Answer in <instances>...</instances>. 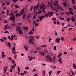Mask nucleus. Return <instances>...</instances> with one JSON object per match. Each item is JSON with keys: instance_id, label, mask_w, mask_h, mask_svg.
Listing matches in <instances>:
<instances>
[{"instance_id": "obj_11", "label": "nucleus", "mask_w": 76, "mask_h": 76, "mask_svg": "<svg viewBox=\"0 0 76 76\" xmlns=\"http://www.w3.org/2000/svg\"><path fill=\"white\" fill-rule=\"evenodd\" d=\"M18 36L16 35H14V38L15 40H17L18 39Z\"/></svg>"}, {"instance_id": "obj_19", "label": "nucleus", "mask_w": 76, "mask_h": 76, "mask_svg": "<svg viewBox=\"0 0 76 76\" xmlns=\"http://www.w3.org/2000/svg\"><path fill=\"white\" fill-rule=\"evenodd\" d=\"M26 16V14H24L23 15V17H22V18L23 20L25 18Z\"/></svg>"}, {"instance_id": "obj_29", "label": "nucleus", "mask_w": 76, "mask_h": 76, "mask_svg": "<svg viewBox=\"0 0 76 76\" xmlns=\"http://www.w3.org/2000/svg\"><path fill=\"white\" fill-rule=\"evenodd\" d=\"M14 14L13 13H11L10 14V16H13Z\"/></svg>"}, {"instance_id": "obj_25", "label": "nucleus", "mask_w": 76, "mask_h": 76, "mask_svg": "<svg viewBox=\"0 0 76 76\" xmlns=\"http://www.w3.org/2000/svg\"><path fill=\"white\" fill-rule=\"evenodd\" d=\"M15 48H16V47L15 46H14L13 48H12V51H14L15 50Z\"/></svg>"}, {"instance_id": "obj_49", "label": "nucleus", "mask_w": 76, "mask_h": 76, "mask_svg": "<svg viewBox=\"0 0 76 76\" xmlns=\"http://www.w3.org/2000/svg\"><path fill=\"white\" fill-rule=\"evenodd\" d=\"M35 26H38V23H36L35 24Z\"/></svg>"}, {"instance_id": "obj_27", "label": "nucleus", "mask_w": 76, "mask_h": 76, "mask_svg": "<svg viewBox=\"0 0 76 76\" xmlns=\"http://www.w3.org/2000/svg\"><path fill=\"white\" fill-rule=\"evenodd\" d=\"M42 13V11L40 10H39L38 13H37V14H41V13Z\"/></svg>"}, {"instance_id": "obj_5", "label": "nucleus", "mask_w": 76, "mask_h": 76, "mask_svg": "<svg viewBox=\"0 0 76 76\" xmlns=\"http://www.w3.org/2000/svg\"><path fill=\"white\" fill-rule=\"evenodd\" d=\"M60 38H58V39H56V42H57V43H59L60 42Z\"/></svg>"}, {"instance_id": "obj_41", "label": "nucleus", "mask_w": 76, "mask_h": 76, "mask_svg": "<svg viewBox=\"0 0 76 76\" xmlns=\"http://www.w3.org/2000/svg\"><path fill=\"white\" fill-rule=\"evenodd\" d=\"M20 29V28L19 27H18V28L17 29H16V31H17L18 32V31H19V30Z\"/></svg>"}, {"instance_id": "obj_51", "label": "nucleus", "mask_w": 76, "mask_h": 76, "mask_svg": "<svg viewBox=\"0 0 76 76\" xmlns=\"http://www.w3.org/2000/svg\"><path fill=\"white\" fill-rule=\"evenodd\" d=\"M8 27V26H6V25L5 26H4V28H5V29H7Z\"/></svg>"}, {"instance_id": "obj_21", "label": "nucleus", "mask_w": 76, "mask_h": 76, "mask_svg": "<svg viewBox=\"0 0 76 76\" xmlns=\"http://www.w3.org/2000/svg\"><path fill=\"white\" fill-rule=\"evenodd\" d=\"M37 17V14H35L33 16V19L34 20Z\"/></svg>"}, {"instance_id": "obj_39", "label": "nucleus", "mask_w": 76, "mask_h": 76, "mask_svg": "<svg viewBox=\"0 0 76 76\" xmlns=\"http://www.w3.org/2000/svg\"><path fill=\"white\" fill-rule=\"evenodd\" d=\"M33 59H35V57H34V58H30L29 59V61H31V60H33Z\"/></svg>"}, {"instance_id": "obj_30", "label": "nucleus", "mask_w": 76, "mask_h": 76, "mask_svg": "<svg viewBox=\"0 0 76 76\" xmlns=\"http://www.w3.org/2000/svg\"><path fill=\"white\" fill-rule=\"evenodd\" d=\"M29 34L30 35H32V34H34V33L32 32V30H31L30 32L29 33Z\"/></svg>"}, {"instance_id": "obj_24", "label": "nucleus", "mask_w": 76, "mask_h": 76, "mask_svg": "<svg viewBox=\"0 0 76 76\" xmlns=\"http://www.w3.org/2000/svg\"><path fill=\"white\" fill-rule=\"evenodd\" d=\"M28 38H32V39H34V37L33 36H30Z\"/></svg>"}, {"instance_id": "obj_12", "label": "nucleus", "mask_w": 76, "mask_h": 76, "mask_svg": "<svg viewBox=\"0 0 76 76\" xmlns=\"http://www.w3.org/2000/svg\"><path fill=\"white\" fill-rule=\"evenodd\" d=\"M18 33H19L20 35H22L23 33V32L22 31V30L21 29H20L19 30Z\"/></svg>"}, {"instance_id": "obj_14", "label": "nucleus", "mask_w": 76, "mask_h": 76, "mask_svg": "<svg viewBox=\"0 0 76 76\" xmlns=\"http://www.w3.org/2000/svg\"><path fill=\"white\" fill-rule=\"evenodd\" d=\"M39 53H41V54L42 56H45V52H41V51H39Z\"/></svg>"}, {"instance_id": "obj_22", "label": "nucleus", "mask_w": 76, "mask_h": 76, "mask_svg": "<svg viewBox=\"0 0 76 76\" xmlns=\"http://www.w3.org/2000/svg\"><path fill=\"white\" fill-rule=\"evenodd\" d=\"M58 4V1H55V3L54 4V5L55 6H57Z\"/></svg>"}, {"instance_id": "obj_62", "label": "nucleus", "mask_w": 76, "mask_h": 76, "mask_svg": "<svg viewBox=\"0 0 76 76\" xmlns=\"http://www.w3.org/2000/svg\"><path fill=\"white\" fill-rule=\"evenodd\" d=\"M52 20H56V18H52Z\"/></svg>"}, {"instance_id": "obj_57", "label": "nucleus", "mask_w": 76, "mask_h": 76, "mask_svg": "<svg viewBox=\"0 0 76 76\" xmlns=\"http://www.w3.org/2000/svg\"><path fill=\"white\" fill-rule=\"evenodd\" d=\"M15 7L16 8H19V6H18L17 5H15Z\"/></svg>"}, {"instance_id": "obj_43", "label": "nucleus", "mask_w": 76, "mask_h": 76, "mask_svg": "<svg viewBox=\"0 0 76 76\" xmlns=\"http://www.w3.org/2000/svg\"><path fill=\"white\" fill-rule=\"evenodd\" d=\"M49 60H50V61H53V60H52V59H51V57H49Z\"/></svg>"}, {"instance_id": "obj_1", "label": "nucleus", "mask_w": 76, "mask_h": 76, "mask_svg": "<svg viewBox=\"0 0 76 76\" xmlns=\"http://www.w3.org/2000/svg\"><path fill=\"white\" fill-rule=\"evenodd\" d=\"M10 19L11 20H12L13 22H14V23H15V16H13L12 17H11L10 18Z\"/></svg>"}, {"instance_id": "obj_58", "label": "nucleus", "mask_w": 76, "mask_h": 76, "mask_svg": "<svg viewBox=\"0 0 76 76\" xmlns=\"http://www.w3.org/2000/svg\"><path fill=\"white\" fill-rule=\"evenodd\" d=\"M72 3L74 4H75V0H72Z\"/></svg>"}, {"instance_id": "obj_8", "label": "nucleus", "mask_w": 76, "mask_h": 76, "mask_svg": "<svg viewBox=\"0 0 76 76\" xmlns=\"http://www.w3.org/2000/svg\"><path fill=\"white\" fill-rule=\"evenodd\" d=\"M49 17H51L52 16H53V13L52 12H51L49 13Z\"/></svg>"}, {"instance_id": "obj_50", "label": "nucleus", "mask_w": 76, "mask_h": 76, "mask_svg": "<svg viewBox=\"0 0 76 76\" xmlns=\"http://www.w3.org/2000/svg\"><path fill=\"white\" fill-rule=\"evenodd\" d=\"M36 9V6H34V12H35V9Z\"/></svg>"}, {"instance_id": "obj_63", "label": "nucleus", "mask_w": 76, "mask_h": 76, "mask_svg": "<svg viewBox=\"0 0 76 76\" xmlns=\"http://www.w3.org/2000/svg\"><path fill=\"white\" fill-rule=\"evenodd\" d=\"M70 20V18H68L67 19V21H69V20Z\"/></svg>"}, {"instance_id": "obj_45", "label": "nucleus", "mask_w": 76, "mask_h": 76, "mask_svg": "<svg viewBox=\"0 0 76 76\" xmlns=\"http://www.w3.org/2000/svg\"><path fill=\"white\" fill-rule=\"evenodd\" d=\"M25 69L26 70H29V67L27 66L26 67H25Z\"/></svg>"}, {"instance_id": "obj_16", "label": "nucleus", "mask_w": 76, "mask_h": 76, "mask_svg": "<svg viewBox=\"0 0 76 76\" xmlns=\"http://www.w3.org/2000/svg\"><path fill=\"white\" fill-rule=\"evenodd\" d=\"M50 7H51L52 10H55L56 9L55 8V7H53L52 6H50Z\"/></svg>"}, {"instance_id": "obj_6", "label": "nucleus", "mask_w": 76, "mask_h": 76, "mask_svg": "<svg viewBox=\"0 0 76 76\" xmlns=\"http://www.w3.org/2000/svg\"><path fill=\"white\" fill-rule=\"evenodd\" d=\"M23 47L26 51H28V46H23Z\"/></svg>"}, {"instance_id": "obj_60", "label": "nucleus", "mask_w": 76, "mask_h": 76, "mask_svg": "<svg viewBox=\"0 0 76 76\" xmlns=\"http://www.w3.org/2000/svg\"><path fill=\"white\" fill-rule=\"evenodd\" d=\"M11 63H13V64L15 63V61H14V60H12L11 61Z\"/></svg>"}, {"instance_id": "obj_17", "label": "nucleus", "mask_w": 76, "mask_h": 76, "mask_svg": "<svg viewBox=\"0 0 76 76\" xmlns=\"http://www.w3.org/2000/svg\"><path fill=\"white\" fill-rule=\"evenodd\" d=\"M39 7L41 9H42V10H44V5L43 6V7L42 6H40Z\"/></svg>"}, {"instance_id": "obj_34", "label": "nucleus", "mask_w": 76, "mask_h": 76, "mask_svg": "<svg viewBox=\"0 0 76 76\" xmlns=\"http://www.w3.org/2000/svg\"><path fill=\"white\" fill-rule=\"evenodd\" d=\"M8 45H9V48H10V42H9L8 43Z\"/></svg>"}, {"instance_id": "obj_35", "label": "nucleus", "mask_w": 76, "mask_h": 76, "mask_svg": "<svg viewBox=\"0 0 76 76\" xmlns=\"http://www.w3.org/2000/svg\"><path fill=\"white\" fill-rule=\"evenodd\" d=\"M63 4L64 5V6H66V7H67V4H66V3L64 2Z\"/></svg>"}, {"instance_id": "obj_4", "label": "nucleus", "mask_w": 76, "mask_h": 76, "mask_svg": "<svg viewBox=\"0 0 76 76\" xmlns=\"http://www.w3.org/2000/svg\"><path fill=\"white\" fill-rule=\"evenodd\" d=\"M8 67L7 66L4 67V73H5L6 72V70H7V69Z\"/></svg>"}, {"instance_id": "obj_2", "label": "nucleus", "mask_w": 76, "mask_h": 76, "mask_svg": "<svg viewBox=\"0 0 76 76\" xmlns=\"http://www.w3.org/2000/svg\"><path fill=\"white\" fill-rule=\"evenodd\" d=\"M34 40V39H32V38H30L29 39V41L30 42V43H31V44H34V43L33 42H32Z\"/></svg>"}, {"instance_id": "obj_36", "label": "nucleus", "mask_w": 76, "mask_h": 76, "mask_svg": "<svg viewBox=\"0 0 76 76\" xmlns=\"http://www.w3.org/2000/svg\"><path fill=\"white\" fill-rule=\"evenodd\" d=\"M69 9L70 12H72L73 10L72 8H69Z\"/></svg>"}, {"instance_id": "obj_33", "label": "nucleus", "mask_w": 76, "mask_h": 76, "mask_svg": "<svg viewBox=\"0 0 76 76\" xmlns=\"http://www.w3.org/2000/svg\"><path fill=\"white\" fill-rule=\"evenodd\" d=\"M66 15H68V16H70V12L68 13V12H66Z\"/></svg>"}, {"instance_id": "obj_15", "label": "nucleus", "mask_w": 76, "mask_h": 76, "mask_svg": "<svg viewBox=\"0 0 76 76\" xmlns=\"http://www.w3.org/2000/svg\"><path fill=\"white\" fill-rule=\"evenodd\" d=\"M49 58H50V56L49 55H47L46 57V60H48L49 59Z\"/></svg>"}, {"instance_id": "obj_3", "label": "nucleus", "mask_w": 76, "mask_h": 76, "mask_svg": "<svg viewBox=\"0 0 76 76\" xmlns=\"http://www.w3.org/2000/svg\"><path fill=\"white\" fill-rule=\"evenodd\" d=\"M57 8L59 9H60V10H61L62 11H63L64 9H63V8L62 7L58 5L57 6Z\"/></svg>"}, {"instance_id": "obj_61", "label": "nucleus", "mask_w": 76, "mask_h": 76, "mask_svg": "<svg viewBox=\"0 0 76 76\" xmlns=\"http://www.w3.org/2000/svg\"><path fill=\"white\" fill-rule=\"evenodd\" d=\"M12 53H13V54H14V55L16 54V53H15L14 51H12Z\"/></svg>"}, {"instance_id": "obj_59", "label": "nucleus", "mask_w": 76, "mask_h": 76, "mask_svg": "<svg viewBox=\"0 0 76 76\" xmlns=\"http://www.w3.org/2000/svg\"><path fill=\"white\" fill-rule=\"evenodd\" d=\"M53 23L55 25L57 24V22H56V21H54L53 22Z\"/></svg>"}, {"instance_id": "obj_9", "label": "nucleus", "mask_w": 76, "mask_h": 76, "mask_svg": "<svg viewBox=\"0 0 76 76\" xmlns=\"http://www.w3.org/2000/svg\"><path fill=\"white\" fill-rule=\"evenodd\" d=\"M73 69H76V65L75 63H74L73 64Z\"/></svg>"}, {"instance_id": "obj_38", "label": "nucleus", "mask_w": 76, "mask_h": 76, "mask_svg": "<svg viewBox=\"0 0 76 76\" xmlns=\"http://www.w3.org/2000/svg\"><path fill=\"white\" fill-rule=\"evenodd\" d=\"M42 11L43 12V13H45H45H46V12L45 11V9L42 10Z\"/></svg>"}, {"instance_id": "obj_48", "label": "nucleus", "mask_w": 76, "mask_h": 76, "mask_svg": "<svg viewBox=\"0 0 76 76\" xmlns=\"http://www.w3.org/2000/svg\"><path fill=\"white\" fill-rule=\"evenodd\" d=\"M18 70L19 71V72H20V69H19V66H18L17 68Z\"/></svg>"}, {"instance_id": "obj_40", "label": "nucleus", "mask_w": 76, "mask_h": 76, "mask_svg": "<svg viewBox=\"0 0 76 76\" xmlns=\"http://www.w3.org/2000/svg\"><path fill=\"white\" fill-rule=\"evenodd\" d=\"M30 17H30V16H27V20H28L29 19V18H30Z\"/></svg>"}, {"instance_id": "obj_26", "label": "nucleus", "mask_w": 76, "mask_h": 76, "mask_svg": "<svg viewBox=\"0 0 76 76\" xmlns=\"http://www.w3.org/2000/svg\"><path fill=\"white\" fill-rule=\"evenodd\" d=\"M15 25V23H12L10 25V26H14Z\"/></svg>"}, {"instance_id": "obj_53", "label": "nucleus", "mask_w": 76, "mask_h": 76, "mask_svg": "<svg viewBox=\"0 0 76 76\" xmlns=\"http://www.w3.org/2000/svg\"><path fill=\"white\" fill-rule=\"evenodd\" d=\"M60 15H61V16H63V15H64V12H62V13H61L60 14Z\"/></svg>"}, {"instance_id": "obj_23", "label": "nucleus", "mask_w": 76, "mask_h": 76, "mask_svg": "<svg viewBox=\"0 0 76 76\" xmlns=\"http://www.w3.org/2000/svg\"><path fill=\"white\" fill-rule=\"evenodd\" d=\"M39 4H38L36 5V10H37L39 7Z\"/></svg>"}, {"instance_id": "obj_20", "label": "nucleus", "mask_w": 76, "mask_h": 76, "mask_svg": "<svg viewBox=\"0 0 76 76\" xmlns=\"http://www.w3.org/2000/svg\"><path fill=\"white\" fill-rule=\"evenodd\" d=\"M45 16L46 18H48L49 16V13L45 14Z\"/></svg>"}, {"instance_id": "obj_47", "label": "nucleus", "mask_w": 76, "mask_h": 76, "mask_svg": "<svg viewBox=\"0 0 76 76\" xmlns=\"http://www.w3.org/2000/svg\"><path fill=\"white\" fill-rule=\"evenodd\" d=\"M52 73V71H50L49 72V75H51V74Z\"/></svg>"}, {"instance_id": "obj_54", "label": "nucleus", "mask_w": 76, "mask_h": 76, "mask_svg": "<svg viewBox=\"0 0 76 76\" xmlns=\"http://www.w3.org/2000/svg\"><path fill=\"white\" fill-rule=\"evenodd\" d=\"M32 9H33V6H32L31 8L30 9V11H32Z\"/></svg>"}, {"instance_id": "obj_18", "label": "nucleus", "mask_w": 76, "mask_h": 76, "mask_svg": "<svg viewBox=\"0 0 76 76\" xmlns=\"http://www.w3.org/2000/svg\"><path fill=\"white\" fill-rule=\"evenodd\" d=\"M71 20L72 21H73V22H75V18L72 17L71 18Z\"/></svg>"}, {"instance_id": "obj_56", "label": "nucleus", "mask_w": 76, "mask_h": 76, "mask_svg": "<svg viewBox=\"0 0 76 76\" xmlns=\"http://www.w3.org/2000/svg\"><path fill=\"white\" fill-rule=\"evenodd\" d=\"M7 5H8V6H9V4H10V2H7Z\"/></svg>"}, {"instance_id": "obj_52", "label": "nucleus", "mask_w": 76, "mask_h": 76, "mask_svg": "<svg viewBox=\"0 0 76 76\" xmlns=\"http://www.w3.org/2000/svg\"><path fill=\"white\" fill-rule=\"evenodd\" d=\"M42 73H43V75H45V71L43 70L42 71Z\"/></svg>"}, {"instance_id": "obj_31", "label": "nucleus", "mask_w": 76, "mask_h": 76, "mask_svg": "<svg viewBox=\"0 0 76 76\" xmlns=\"http://www.w3.org/2000/svg\"><path fill=\"white\" fill-rule=\"evenodd\" d=\"M59 18L60 19H61L62 20H64V18H61V17L59 16Z\"/></svg>"}, {"instance_id": "obj_44", "label": "nucleus", "mask_w": 76, "mask_h": 76, "mask_svg": "<svg viewBox=\"0 0 76 76\" xmlns=\"http://www.w3.org/2000/svg\"><path fill=\"white\" fill-rule=\"evenodd\" d=\"M53 49L54 50H57V49L56 48V46H54Z\"/></svg>"}, {"instance_id": "obj_46", "label": "nucleus", "mask_w": 76, "mask_h": 76, "mask_svg": "<svg viewBox=\"0 0 76 76\" xmlns=\"http://www.w3.org/2000/svg\"><path fill=\"white\" fill-rule=\"evenodd\" d=\"M48 5H50V6H51V4H52V3H51H51H50V2H48Z\"/></svg>"}, {"instance_id": "obj_64", "label": "nucleus", "mask_w": 76, "mask_h": 76, "mask_svg": "<svg viewBox=\"0 0 76 76\" xmlns=\"http://www.w3.org/2000/svg\"><path fill=\"white\" fill-rule=\"evenodd\" d=\"M8 59L12 61V58H11V57H10L8 58Z\"/></svg>"}, {"instance_id": "obj_32", "label": "nucleus", "mask_w": 76, "mask_h": 76, "mask_svg": "<svg viewBox=\"0 0 76 76\" xmlns=\"http://www.w3.org/2000/svg\"><path fill=\"white\" fill-rule=\"evenodd\" d=\"M36 49L37 50H39V51H40V50H41V49L39 48H36Z\"/></svg>"}, {"instance_id": "obj_7", "label": "nucleus", "mask_w": 76, "mask_h": 76, "mask_svg": "<svg viewBox=\"0 0 76 76\" xmlns=\"http://www.w3.org/2000/svg\"><path fill=\"white\" fill-rule=\"evenodd\" d=\"M45 18V17L44 16H40L39 18L40 20V21H42V19H43Z\"/></svg>"}, {"instance_id": "obj_37", "label": "nucleus", "mask_w": 76, "mask_h": 76, "mask_svg": "<svg viewBox=\"0 0 76 76\" xmlns=\"http://www.w3.org/2000/svg\"><path fill=\"white\" fill-rule=\"evenodd\" d=\"M59 62H60V64H63V61L61 60Z\"/></svg>"}, {"instance_id": "obj_55", "label": "nucleus", "mask_w": 76, "mask_h": 76, "mask_svg": "<svg viewBox=\"0 0 76 76\" xmlns=\"http://www.w3.org/2000/svg\"><path fill=\"white\" fill-rule=\"evenodd\" d=\"M61 59H62V58H60L58 60V61H59V62H60V61L61 60Z\"/></svg>"}, {"instance_id": "obj_42", "label": "nucleus", "mask_w": 76, "mask_h": 76, "mask_svg": "<svg viewBox=\"0 0 76 76\" xmlns=\"http://www.w3.org/2000/svg\"><path fill=\"white\" fill-rule=\"evenodd\" d=\"M3 39L5 40V41H6V40L7 39V38L5 37H3Z\"/></svg>"}, {"instance_id": "obj_28", "label": "nucleus", "mask_w": 76, "mask_h": 76, "mask_svg": "<svg viewBox=\"0 0 76 76\" xmlns=\"http://www.w3.org/2000/svg\"><path fill=\"white\" fill-rule=\"evenodd\" d=\"M23 29L25 30H28V27H25L23 28Z\"/></svg>"}, {"instance_id": "obj_10", "label": "nucleus", "mask_w": 76, "mask_h": 76, "mask_svg": "<svg viewBox=\"0 0 76 76\" xmlns=\"http://www.w3.org/2000/svg\"><path fill=\"white\" fill-rule=\"evenodd\" d=\"M16 17H19V16H21V14H19V13H17L16 15Z\"/></svg>"}, {"instance_id": "obj_13", "label": "nucleus", "mask_w": 76, "mask_h": 76, "mask_svg": "<svg viewBox=\"0 0 76 76\" xmlns=\"http://www.w3.org/2000/svg\"><path fill=\"white\" fill-rule=\"evenodd\" d=\"M24 10H22V11H21L20 12V14L21 15H23L24 14H25L24 13Z\"/></svg>"}]
</instances>
